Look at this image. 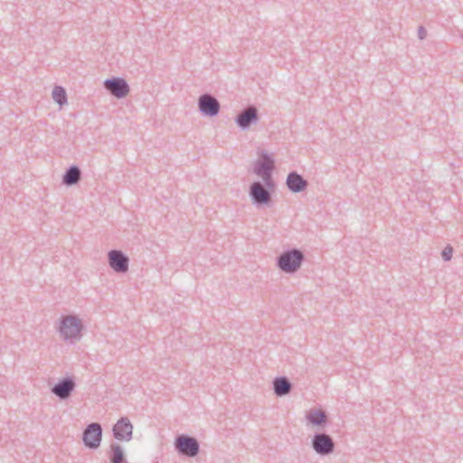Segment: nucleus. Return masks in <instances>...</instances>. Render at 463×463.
I'll return each mask as SVG.
<instances>
[{"label": "nucleus", "mask_w": 463, "mask_h": 463, "mask_svg": "<svg viewBox=\"0 0 463 463\" xmlns=\"http://www.w3.org/2000/svg\"><path fill=\"white\" fill-rule=\"evenodd\" d=\"M83 328L81 320L75 315L61 316L57 327L61 338L71 342L80 338Z\"/></svg>", "instance_id": "nucleus-1"}, {"label": "nucleus", "mask_w": 463, "mask_h": 463, "mask_svg": "<svg viewBox=\"0 0 463 463\" xmlns=\"http://www.w3.org/2000/svg\"><path fill=\"white\" fill-rule=\"evenodd\" d=\"M304 260V253L294 248L283 251L277 257V266L283 272L293 274L299 269Z\"/></svg>", "instance_id": "nucleus-2"}, {"label": "nucleus", "mask_w": 463, "mask_h": 463, "mask_svg": "<svg viewBox=\"0 0 463 463\" xmlns=\"http://www.w3.org/2000/svg\"><path fill=\"white\" fill-rule=\"evenodd\" d=\"M175 450L183 456L194 458L200 451V444L197 439L187 434L177 435L175 439Z\"/></svg>", "instance_id": "nucleus-3"}, {"label": "nucleus", "mask_w": 463, "mask_h": 463, "mask_svg": "<svg viewBox=\"0 0 463 463\" xmlns=\"http://www.w3.org/2000/svg\"><path fill=\"white\" fill-rule=\"evenodd\" d=\"M249 195L252 203L257 207L269 206L271 203V192L265 188L259 181L251 183L249 189Z\"/></svg>", "instance_id": "nucleus-4"}, {"label": "nucleus", "mask_w": 463, "mask_h": 463, "mask_svg": "<svg viewBox=\"0 0 463 463\" xmlns=\"http://www.w3.org/2000/svg\"><path fill=\"white\" fill-rule=\"evenodd\" d=\"M101 439L102 427L100 423L92 422L87 425L82 433L84 445L90 449H96L100 446Z\"/></svg>", "instance_id": "nucleus-5"}, {"label": "nucleus", "mask_w": 463, "mask_h": 463, "mask_svg": "<svg viewBox=\"0 0 463 463\" xmlns=\"http://www.w3.org/2000/svg\"><path fill=\"white\" fill-rule=\"evenodd\" d=\"M312 448L321 456L329 455L335 450V442L333 438L325 432H317L312 437Z\"/></svg>", "instance_id": "nucleus-6"}, {"label": "nucleus", "mask_w": 463, "mask_h": 463, "mask_svg": "<svg viewBox=\"0 0 463 463\" xmlns=\"http://www.w3.org/2000/svg\"><path fill=\"white\" fill-rule=\"evenodd\" d=\"M221 109L218 99L210 93H203L198 99V109L206 117H215Z\"/></svg>", "instance_id": "nucleus-7"}, {"label": "nucleus", "mask_w": 463, "mask_h": 463, "mask_svg": "<svg viewBox=\"0 0 463 463\" xmlns=\"http://www.w3.org/2000/svg\"><path fill=\"white\" fill-rule=\"evenodd\" d=\"M104 88L117 99L125 98L129 93V86L123 78L113 77L104 80Z\"/></svg>", "instance_id": "nucleus-8"}, {"label": "nucleus", "mask_w": 463, "mask_h": 463, "mask_svg": "<svg viewBox=\"0 0 463 463\" xmlns=\"http://www.w3.org/2000/svg\"><path fill=\"white\" fill-rule=\"evenodd\" d=\"M259 119L258 109L254 105H250L236 116L235 123L241 129L246 130L252 124H256Z\"/></svg>", "instance_id": "nucleus-9"}, {"label": "nucleus", "mask_w": 463, "mask_h": 463, "mask_svg": "<svg viewBox=\"0 0 463 463\" xmlns=\"http://www.w3.org/2000/svg\"><path fill=\"white\" fill-rule=\"evenodd\" d=\"M108 260L109 267L117 273H125L128 270L129 259L122 250H109Z\"/></svg>", "instance_id": "nucleus-10"}, {"label": "nucleus", "mask_w": 463, "mask_h": 463, "mask_svg": "<svg viewBox=\"0 0 463 463\" xmlns=\"http://www.w3.org/2000/svg\"><path fill=\"white\" fill-rule=\"evenodd\" d=\"M113 437L120 441H129L133 437V425L128 417H121L112 429Z\"/></svg>", "instance_id": "nucleus-11"}, {"label": "nucleus", "mask_w": 463, "mask_h": 463, "mask_svg": "<svg viewBox=\"0 0 463 463\" xmlns=\"http://www.w3.org/2000/svg\"><path fill=\"white\" fill-rule=\"evenodd\" d=\"M76 387V383L73 377H64L61 379L52 388V392L56 395L60 400H66L74 391Z\"/></svg>", "instance_id": "nucleus-12"}, {"label": "nucleus", "mask_w": 463, "mask_h": 463, "mask_svg": "<svg viewBox=\"0 0 463 463\" xmlns=\"http://www.w3.org/2000/svg\"><path fill=\"white\" fill-rule=\"evenodd\" d=\"M275 168V161L266 151H261L260 158L255 162L254 173L260 176L272 174Z\"/></svg>", "instance_id": "nucleus-13"}, {"label": "nucleus", "mask_w": 463, "mask_h": 463, "mask_svg": "<svg viewBox=\"0 0 463 463\" xmlns=\"http://www.w3.org/2000/svg\"><path fill=\"white\" fill-rule=\"evenodd\" d=\"M286 184L288 190L296 194L305 191L308 185V182L296 171L288 175Z\"/></svg>", "instance_id": "nucleus-14"}, {"label": "nucleus", "mask_w": 463, "mask_h": 463, "mask_svg": "<svg viewBox=\"0 0 463 463\" xmlns=\"http://www.w3.org/2000/svg\"><path fill=\"white\" fill-rule=\"evenodd\" d=\"M273 391L278 397L288 394L292 390V383L286 376H279L273 380Z\"/></svg>", "instance_id": "nucleus-15"}, {"label": "nucleus", "mask_w": 463, "mask_h": 463, "mask_svg": "<svg viewBox=\"0 0 463 463\" xmlns=\"http://www.w3.org/2000/svg\"><path fill=\"white\" fill-rule=\"evenodd\" d=\"M81 179V170L76 165H72L66 169L62 175V184L67 186H72L77 184Z\"/></svg>", "instance_id": "nucleus-16"}, {"label": "nucleus", "mask_w": 463, "mask_h": 463, "mask_svg": "<svg viewBox=\"0 0 463 463\" xmlns=\"http://www.w3.org/2000/svg\"><path fill=\"white\" fill-rule=\"evenodd\" d=\"M307 420L314 426L324 427L327 422V415L321 409L311 410L307 414Z\"/></svg>", "instance_id": "nucleus-17"}, {"label": "nucleus", "mask_w": 463, "mask_h": 463, "mask_svg": "<svg viewBox=\"0 0 463 463\" xmlns=\"http://www.w3.org/2000/svg\"><path fill=\"white\" fill-rule=\"evenodd\" d=\"M109 460L110 463H125V454L122 447L118 443L110 444L109 450Z\"/></svg>", "instance_id": "nucleus-18"}, {"label": "nucleus", "mask_w": 463, "mask_h": 463, "mask_svg": "<svg viewBox=\"0 0 463 463\" xmlns=\"http://www.w3.org/2000/svg\"><path fill=\"white\" fill-rule=\"evenodd\" d=\"M52 99L60 106L67 103V93L65 89L61 86H55L52 90Z\"/></svg>", "instance_id": "nucleus-19"}, {"label": "nucleus", "mask_w": 463, "mask_h": 463, "mask_svg": "<svg viewBox=\"0 0 463 463\" xmlns=\"http://www.w3.org/2000/svg\"><path fill=\"white\" fill-rule=\"evenodd\" d=\"M454 249L451 245L448 244L441 251V258L444 261H449L452 259Z\"/></svg>", "instance_id": "nucleus-20"}, {"label": "nucleus", "mask_w": 463, "mask_h": 463, "mask_svg": "<svg viewBox=\"0 0 463 463\" xmlns=\"http://www.w3.org/2000/svg\"><path fill=\"white\" fill-rule=\"evenodd\" d=\"M260 177L262 178L263 182H264V186L266 189L268 190H272L274 189L275 187V183L272 179V174H266L264 175H260Z\"/></svg>", "instance_id": "nucleus-21"}, {"label": "nucleus", "mask_w": 463, "mask_h": 463, "mask_svg": "<svg viewBox=\"0 0 463 463\" xmlns=\"http://www.w3.org/2000/svg\"><path fill=\"white\" fill-rule=\"evenodd\" d=\"M427 36V31L424 26L420 25L418 28V37L420 40H424Z\"/></svg>", "instance_id": "nucleus-22"}, {"label": "nucleus", "mask_w": 463, "mask_h": 463, "mask_svg": "<svg viewBox=\"0 0 463 463\" xmlns=\"http://www.w3.org/2000/svg\"><path fill=\"white\" fill-rule=\"evenodd\" d=\"M462 37H463V34H462Z\"/></svg>", "instance_id": "nucleus-23"}]
</instances>
